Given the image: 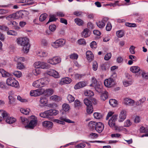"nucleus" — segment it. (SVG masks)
<instances>
[{"label":"nucleus","instance_id":"f704fd0d","mask_svg":"<svg viewBox=\"0 0 148 148\" xmlns=\"http://www.w3.org/2000/svg\"><path fill=\"white\" fill-rule=\"evenodd\" d=\"M96 24L97 26L100 28H103L105 25V23L102 22V21L97 22Z\"/></svg>","mask_w":148,"mask_h":148},{"label":"nucleus","instance_id":"5fc2aeb1","mask_svg":"<svg viewBox=\"0 0 148 148\" xmlns=\"http://www.w3.org/2000/svg\"><path fill=\"white\" fill-rule=\"evenodd\" d=\"M92 83L90 85V86H93L96 85L97 84L99 83H98L97 80L94 77H93L92 78Z\"/></svg>","mask_w":148,"mask_h":148},{"label":"nucleus","instance_id":"37998d69","mask_svg":"<svg viewBox=\"0 0 148 148\" xmlns=\"http://www.w3.org/2000/svg\"><path fill=\"white\" fill-rule=\"evenodd\" d=\"M84 103L87 107L92 105V102L87 99H85L84 100Z\"/></svg>","mask_w":148,"mask_h":148},{"label":"nucleus","instance_id":"393cba45","mask_svg":"<svg viewBox=\"0 0 148 148\" xmlns=\"http://www.w3.org/2000/svg\"><path fill=\"white\" fill-rule=\"evenodd\" d=\"M0 72L1 74L3 77H7L11 76V74L6 71L3 69H0Z\"/></svg>","mask_w":148,"mask_h":148},{"label":"nucleus","instance_id":"9b49d317","mask_svg":"<svg viewBox=\"0 0 148 148\" xmlns=\"http://www.w3.org/2000/svg\"><path fill=\"white\" fill-rule=\"evenodd\" d=\"M60 120L56 119L55 122L57 123L62 125H64L65 123L64 121L69 123H73L74 122L71 121L70 120L66 119L64 117H61L60 118Z\"/></svg>","mask_w":148,"mask_h":148},{"label":"nucleus","instance_id":"5701e85b","mask_svg":"<svg viewBox=\"0 0 148 148\" xmlns=\"http://www.w3.org/2000/svg\"><path fill=\"white\" fill-rule=\"evenodd\" d=\"M42 125L44 127L50 129L52 127L53 123L51 121H45L42 122Z\"/></svg>","mask_w":148,"mask_h":148},{"label":"nucleus","instance_id":"ea45409f","mask_svg":"<svg viewBox=\"0 0 148 148\" xmlns=\"http://www.w3.org/2000/svg\"><path fill=\"white\" fill-rule=\"evenodd\" d=\"M132 83L133 82L132 80H125L123 81V84L125 86L127 87L131 85Z\"/></svg>","mask_w":148,"mask_h":148},{"label":"nucleus","instance_id":"4468645a","mask_svg":"<svg viewBox=\"0 0 148 148\" xmlns=\"http://www.w3.org/2000/svg\"><path fill=\"white\" fill-rule=\"evenodd\" d=\"M126 117V111L125 110H121L119 115L118 121L119 122H122L125 120Z\"/></svg>","mask_w":148,"mask_h":148},{"label":"nucleus","instance_id":"7c9ffc66","mask_svg":"<svg viewBox=\"0 0 148 148\" xmlns=\"http://www.w3.org/2000/svg\"><path fill=\"white\" fill-rule=\"evenodd\" d=\"M74 21L79 26L83 25L84 23V22L83 20L78 18L75 19Z\"/></svg>","mask_w":148,"mask_h":148},{"label":"nucleus","instance_id":"f3484780","mask_svg":"<svg viewBox=\"0 0 148 148\" xmlns=\"http://www.w3.org/2000/svg\"><path fill=\"white\" fill-rule=\"evenodd\" d=\"M72 82V79L69 77H66L62 78L60 81L59 84L61 85L65 84H69Z\"/></svg>","mask_w":148,"mask_h":148},{"label":"nucleus","instance_id":"6e6d98bb","mask_svg":"<svg viewBox=\"0 0 148 148\" xmlns=\"http://www.w3.org/2000/svg\"><path fill=\"white\" fill-rule=\"evenodd\" d=\"M77 42L79 45H85L86 44V40L84 38H81L78 40Z\"/></svg>","mask_w":148,"mask_h":148},{"label":"nucleus","instance_id":"680f3d73","mask_svg":"<svg viewBox=\"0 0 148 148\" xmlns=\"http://www.w3.org/2000/svg\"><path fill=\"white\" fill-rule=\"evenodd\" d=\"M125 25L126 26L130 27H136V25L134 23H126Z\"/></svg>","mask_w":148,"mask_h":148},{"label":"nucleus","instance_id":"8fccbe9b","mask_svg":"<svg viewBox=\"0 0 148 148\" xmlns=\"http://www.w3.org/2000/svg\"><path fill=\"white\" fill-rule=\"evenodd\" d=\"M101 67L103 70H106L109 68L108 64L107 63L102 64L101 65Z\"/></svg>","mask_w":148,"mask_h":148},{"label":"nucleus","instance_id":"423d86ee","mask_svg":"<svg viewBox=\"0 0 148 148\" xmlns=\"http://www.w3.org/2000/svg\"><path fill=\"white\" fill-rule=\"evenodd\" d=\"M6 83L8 85L15 87H17L19 86L18 81L14 78L11 77L7 79L6 80Z\"/></svg>","mask_w":148,"mask_h":148},{"label":"nucleus","instance_id":"49530a36","mask_svg":"<svg viewBox=\"0 0 148 148\" xmlns=\"http://www.w3.org/2000/svg\"><path fill=\"white\" fill-rule=\"evenodd\" d=\"M108 92L107 91H105L104 93L102 94L101 96V99L103 100L104 101L108 97Z\"/></svg>","mask_w":148,"mask_h":148},{"label":"nucleus","instance_id":"20e7f679","mask_svg":"<svg viewBox=\"0 0 148 148\" xmlns=\"http://www.w3.org/2000/svg\"><path fill=\"white\" fill-rule=\"evenodd\" d=\"M29 123L25 127L30 129H33L37 125V118L34 116H30L29 119Z\"/></svg>","mask_w":148,"mask_h":148},{"label":"nucleus","instance_id":"9d476101","mask_svg":"<svg viewBox=\"0 0 148 148\" xmlns=\"http://www.w3.org/2000/svg\"><path fill=\"white\" fill-rule=\"evenodd\" d=\"M61 62V59L60 58L54 57L49 59L47 61L48 63L52 65L57 64Z\"/></svg>","mask_w":148,"mask_h":148},{"label":"nucleus","instance_id":"de8ad7c7","mask_svg":"<svg viewBox=\"0 0 148 148\" xmlns=\"http://www.w3.org/2000/svg\"><path fill=\"white\" fill-rule=\"evenodd\" d=\"M9 94L10 95L8 97V98L9 100V103L11 104L14 102L15 99L14 97L12 95V94L11 95L10 93H9Z\"/></svg>","mask_w":148,"mask_h":148},{"label":"nucleus","instance_id":"39448f33","mask_svg":"<svg viewBox=\"0 0 148 148\" xmlns=\"http://www.w3.org/2000/svg\"><path fill=\"white\" fill-rule=\"evenodd\" d=\"M65 40L62 39H60L52 43L51 46L54 48H58L63 47L65 44Z\"/></svg>","mask_w":148,"mask_h":148},{"label":"nucleus","instance_id":"dca6fc26","mask_svg":"<svg viewBox=\"0 0 148 148\" xmlns=\"http://www.w3.org/2000/svg\"><path fill=\"white\" fill-rule=\"evenodd\" d=\"M4 119L5 120V121L7 123L9 124H12L16 121L15 118L12 117H10L9 114L7 113V115L5 116V118Z\"/></svg>","mask_w":148,"mask_h":148},{"label":"nucleus","instance_id":"cd10ccee","mask_svg":"<svg viewBox=\"0 0 148 148\" xmlns=\"http://www.w3.org/2000/svg\"><path fill=\"white\" fill-rule=\"evenodd\" d=\"M49 68V65L44 62H41L40 68L47 69Z\"/></svg>","mask_w":148,"mask_h":148},{"label":"nucleus","instance_id":"3c124183","mask_svg":"<svg viewBox=\"0 0 148 148\" xmlns=\"http://www.w3.org/2000/svg\"><path fill=\"white\" fill-rule=\"evenodd\" d=\"M50 17L49 18V21L46 24H48L49 23L55 21L57 20V18H55V16L54 15H50Z\"/></svg>","mask_w":148,"mask_h":148},{"label":"nucleus","instance_id":"b1692460","mask_svg":"<svg viewBox=\"0 0 148 148\" xmlns=\"http://www.w3.org/2000/svg\"><path fill=\"white\" fill-rule=\"evenodd\" d=\"M146 100V98L145 97H143L136 102V105L138 106H140L144 103Z\"/></svg>","mask_w":148,"mask_h":148},{"label":"nucleus","instance_id":"7ed1b4c3","mask_svg":"<svg viewBox=\"0 0 148 148\" xmlns=\"http://www.w3.org/2000/svg\"><path fill=\"white\" fill-rule=\"evenodd\" d=\"M59 113V111L51 109L45 111L43 112L40 114V116L42 118H50L52 115H56Z\"/></svg>","mask_w":148,"mask_h":148},{"label":"nucleus","instance_id":"338daca9","mask_svg":"<svg viewBox=\"0 0 148 148\" xmlns=\"http://www.w3.org/2000/svg\"><path fill=\"white\" fill-rule=\"evenodd\" d=\"M112 28V25L110 22H108L106 27V29L107 31H110Z\"/></svg>","mask_w":148,"mask_h":148},{"label":"nucleus","instance_id":"09e8293b","mask_svg":"<svg viewBox=\"0 0 148 148\" xmlns=\"http://www.w3.org/2000/svg\"><path fill=\"white\" fill-rule=\"evenodd\" d=\"M13 74L15 76L17 77H21L22 75L21 72L18 71H14Z\"/></svg>","mask_w":148,"mask_h":148},{"label":"nucleus","instance_id":"603ef678","mask_svg":"<svg viewBox=\"0 0 148 148\" xmlns=\"http://www.w3.org/2000/svg\"><path fill=\"white\" fill-rule=\"evenodd\" d=\"M93 115L95 118L97 119H100L102 117L101 114L99 113L95 112L94 113Z\"/></svg>","mask_w":148,"mask_h":148},{"label":"nucleus","instance_id":"c9c22d12","mask_svg":"<svg viewBox=\"0 0 148 148\" xmlns=\"http://www.w3.org/2000/svg\"><path fill=\"white\" fill-rule=\"evenodd\" d=\"M116 34L117 37L118 38H121L124 35V32L123 30H120L116 32Z\"/></svg>","mask_w":148,"mask_h":148},{"label":"nucleus","instance_id":"c03bdc74","mask_svg":"<svg viewBox=\"0 0 148 148\" xmlns=\"http://www.w3.org/2000/svg\"><path fill=\"white\" fill-rule=\"evenodd\" d=\"M93 87H95V90L98 92H101L102 91V87L99 84Z\"/></svg>","mask_w":148,"mask_h":148},{"label":"nucleus","instance_id":"0e129e2a","mask_svg":"<svg viewBox=\"0 0 148 148\" xmlns=\"http://www.w3.org/2000/svg\"><path fill=\"white\" fill-rule=\"evenodd\" d=\"M41 62L37 61L35 62L34 64V67L36 68H40Z\"/></svg>","mask_w":148,"mask_h":148},{"label":"nucleus","instance_id":"c85d7f7f","mask_svg":"<svg viewBox=\"0 0 148 148\" xmlns=\"http://www.w3.org/2000/svg\"><path fill=\"white\" fill-rule=\"evenodd\" d=\"M82 106V103L78 99L76 100L74 102L75 107L77 109H79Z\"/></svg>","mask_w":148,"mask_h":148},{"label":"nucleus","instance_id":"69168bd1","mask_svg":"<svg viewBox=\"0 0 148 148\" xmlns=\"http://www.w3.org/2000/svg\"><path fill=\"white\" fill-rule=\"evenodd\" d=\"M56 26L54 24L51 25L49 27V30L52 32H54L56 30Z\"/></svg>","mask_w":148,"mask_h":148},{"label":"nucleus","instance_id":"13d9d810","mask_svg":"<svg viewBox=\"0 0 148 148\" xmlns=\"http://www.w3.org/2000/svg\"><path fill=\"white\" fill-rule=\"evenodd\" d=\"M9 29V28L5 25H0V29L1 30L4 31H8Z\"/></svg>","mask_w":148,"mask_h":148},{"label":"nucleus","instance_id":"e2e57ef3","mask_svg":"<svg viewBox=\"0 0 148 148\" xmlns=\"http://www.w3.org/2000/svg\"><path fill=\"white\" fill-rule=\"evenodd\" d=\"M78 57V55L76 53L72 54L70 56V58L72 59H77Z\"/></svg>","mask_w":148,"mask_h":148},{"label":"nucleus","instance_id":"412c9836","mask_svg":"<svg viewBox=\"0 0 148 148\" xmlns=\"http://www.w3.org/2000/svg\"><path fill=\"white\" fill-rule=\"evenodd\" d=\"M86 58L90 62L94 58L92 52L89 51H87L86 53Z\"/></svg>","mask_w":148,"mask_h":148},{"label":"nucleus","instance_id":"473e14b6","mask_svg":"<svg viewBox=\"0 0 148 148\" xmlns=\"http://www.w3.org/2000/svg\"><path fill=\"white\" fill-rule=\"evenodd\" d=\"M20 110L22 113L25 115L29 114L30 111V110L29 109H25L23 108H21Z\"/></svg>","mask_w":148,"mask_h":148},{"label":"nucleus","instance_id":"6e6552de","mask_svg":"<svg viewBox=\"0 0 148 148\" xmlns=\"http://www.w3.org/2000/svg\"><path fill=\"white\" fill-rule=\"evenodd\" d=\"M43 92V88H40L36 90H32L30 91V95L31 96H38L42 94Z\"/></svg>","mask_w":148,"mask_h":148},{"label":"nucleus","instance_id":"58836bf2","mask_svg":"<svg viewBox=\"0 0 148 148\" xmlns=\"http://www.w3.org/2000/svg\"><path fill=\"white\" fill-rule=\"evenodd\" d=\"M7 115V112L3 110H0V119L3 118L4 119Z\"/></svg>","mask_w":148,"mask_h":148},{"label":"nucleus","instance_id":"864d4df0","mask_svg":"<svg viewBox=\"0 0 148 148\" xmlns=\"http://www.w3.org/2000/svg\"><path fill=\"white\" fill-rule=\"evenodd\" d=\"M7 33L8 35L13 36H16L17 35V32L14 30H9L7 31Z\"/></svg>","mask_w":148,"mask_h":148},{"label":"nucleus","instance_id":"79ce46f5","mask_svg":"<svg viewBox=\"0 0 148 148\" xmlns=\"http://www.w3.org/2000/svg\"><path fill=\"white\" fill-rule=\"evenodd\" d=\"M20 119L21 121V123L24 125L27 124L29 121L26 118L23 117H20Z\"/></svg>","mask_w":148,"mask_h":148},{"label":"nucleus","instance_id":"aec40b11","mask_svg":"<svg viewBox=\"0 0 148 148\" xmlns=\"http://www.w3.org/2000/svg\"><path fill=\"white\" fill-rule=\"evenodd\" d=\"M53 90L51 88H49L45 90L43 89V92H42V94H45V95L47 96H50L53 93Z\"/></svg>","mask_w":148,"mask_h":148},{"label":"nucleus","instance_id":"4be33fe9","mask_svg":"<svg viewBox=\"0 0 148 148\" xmlns=\"http://www.w3.org/2000/svg\"><path fill=\"white\" fill-rule=\"evenodd\" d=\"M90 34L88 29L87 28L85 29L81 34L82 37L84 38L88 37L90 36Z\"/></svg>","mask_w":148,"mask_h":148},{"label":"nucleus","instance_id":"a211bd4d","mask_svg":"<svg viewBox=\"0 0 148 148\" xmlns=\"http://www.w3.org/2000/svg\"><path fill=\"white\" fill-rule=\"evenodd\" d=\"M40 105L42 106H45L48 102V100L44 96L40 97L39 101Z\"/></svg>","mask_w":148,"mask_h":148},{"label":"nucleus","instance_id":"1a4fd4ad","mask_svg":"<svg viewBox=\"0 0 148 148\" xmlns=\"http://www.w3.org/2000/svg\"><path fill=\"white\" fill-rule=\"evenodd\" d=\"M117 119V116L116 115H113L109 120L108 124L111 127H114L116 125V122Z\"/></svg>","mask_w":148,"mask_h":148},{"label":"nucleus","instance_id":"2eb2a0df","mask_svg":"<svg viewBox=\"0 0 148 148\" xmlns=\"http://www.w3.org/2000/svg\"><path fill=\"white\" fill-rule=\"evenodd\" d=\"M104 128V125L100 122L97 123L95 127V130L99 133H101Z\"/></svg>","mask_w":148,"mask_h":148},{"label":"nucleus","instance_id":"a878e982","mask_svg":"<svg viewBox=\"0 0 148 148\" xmlns=\"http://www.w3.org/2000/svg\"><path fill=\"white\" fill-rule=\"evenodd\" d=\"M27 12L26 11H20L17 12V16L18 19L19 18H22L24 17L25 15L27 13Z\"/></svg>","mask_w":148,"mask_h":148},{"label":"nucleus","instance_id":"ddd939ff","mask_svg":"<svg viewBox=\"0 0 148 148\" xmlns=\"http://www.w3.org/2000/svg\"><path fill=\"white\" fill-rule=\"evenodd\" d=\"M47 73V75L52 76L55 78H59L60 77L59 73L53 69H50L48 71Z\"/></svg>","mask_w":148,"mask_h":148},{"label":"nucleus","instance_id":"a19ab883","mask_svg":"<svg viewBox=\"0 0 148 148\" xmlns=\"http://www.w3.org/2000/svg\"><path fill=\"white\" fill-rule=\"evenodd\" d=\"M110 104L113 107H115L116 106L117 104L116 101L113 99H111L109 101Z\"/></svg>","mask_w":148,"mask_h":148},{"label":"nucleus","instance_id":"f03ea898","mask_svg":"<svg viewBox=\"0 0 148 148\" xmlns=\"http://www.w3.org/2000/svg\"><path fill=\"white\" fill-rule=\"evenodd\" d=\"M48 84V82L47 79L46 78H42L34 82L32 86L37 88H40L46 86Z\"/></svg>","mask_w":148,"mask_h":148},{"label":"nucleus","instance_id":"bb28decb","mask_svg":"<svg viewBox=\"0 0 148 148\" xmlns=\"http://www.w3.org/2000/svg\"><path fill=\"white\" fill-rule=\"evenodd\" d=\"M37 54L38 56L42 57H46L48 56V53L46 51H39Z\"/></svg>","mask_w":148,"mask_h":148},{"label":"nucleus","instance_id":"f8f14e48","mask_svg":"<svg viewBox=\"0 0 148 148\" xmlns=\"http://www.w3.org/2000/svg\"><path fill=\"white\" fill-rule=\"evenodd\" d=\"M123 103L126 106H133L134 105L135 101L131 99L126 98L124 99Z\"/></svg>","mask_w":148,"mask_h":148},{"label":"nucleus","instance_id":"a18cd8bd","mask_svg":"<svg viewBox=\"0 0 148 148\" xmlns=\"http://www.w3.org/2000/svg\"><path fill=\"white\" fill-rule=\"evenodd\" d=\"M93 109L92 105L87 107L86 111L88 113L90 114L93 112Z\"/></svg>","mask_w":148,"mask_h":148},{"label":"nucleus","instance_id":"052dcab7","mask_svg":"<svg viewBox=\"0 0 148 148\" xmlns=\"http://www.w3.org/2000/svg\"><path fill=\"white\" fill-rule=\"evenodd\" d=\"M67 98L69 102H72L73 101L75 100L74 97L70 95H69L68 96Z\"/></svg>","mask_w":148,"mask_h":148},{"label":"nucleus","instance_id":"774afa93","mask_svg":"<svg viewBox=\"0 0 148 148\" xmlns=\"http://www.w3.org/2000/svg\"><path fill=\"white\" fill-rule=\"evenodd\" d=\"M50 99L55 101H58L59 97L56 95H53L50 97Z\"/></svg>","mask_w":148,"mask_h":148},{"label":"nucleus","instance_id":"4c0bfd02","mask_svg":"<svg viewBox=\"0 0 148 148\" xmlns=\"http://www.w3.org/2000/svg\"><path fill=\"white\" fill-rule=\"evenodd\" d=\"M63 110L65 112L68 111L70 109L69 105L67 103H64L62 106Z\"/></svg>","mask_w":148,"mask_h":148},{"label":"nucleus","instance_id":"0eeeda50","mask_svg":"<svg viewBox=\"0 0 148 148\" xmlns=\"http://www.w3.org/2000/svg\"><path fill=\"white\" fill-rule=\"evenodd\" d=\"M104 85L108 88L113 86L115 84V82L112 78H109L105 79L104 82Z\"/></svg>","mask_w":148,"mask_h":148},{"label":"nucleus","instance_id":"f257e3e1","mask_svg":"<svg viewBox=\"0 0 148 148\" xmlns=\"http://www.w3.org/2000/svg\"><path fill=\"white\" fill-rule=\"evenodd\" d=\"M18 44L23 47V51L25 53H27L29 51L30 44L29 40L26 37H21L17 39Z\"/></svg>","mask_w":148,"mask_h":148},{"label":"nucleus","instance_id":"4d7b16f0","mask_svg":"<svg viewBox=\"0 0 148 148\" xmlns=\"http://www.w3.org/2000/svg\"><path fill=\"white\" fill-rule=\"evenodd\" d=\"M98 67V65L97 62L96 61L93 62L92 66L93 70L94 71H96Z\"/></svg>","mask_w":148,"mask_h":148},{"label":"nucleus","instance_id":"bf43d9fd","mask_svg":"<svg viewBox=\"0 0 148 148\" xmlns=\"http://www.w3.org/2000/svg\"><path fill=\"white\" fill-rule=\"evenodd\" d=\"M33 72L34 75H37L40 73L41 71L39 69L36 68L33 70Z\"/></svg>","mask_w":148,"mask_h":148},{"label":"nucleus","instance_id":"c756f323","mask_svg":"<svg viewBox=\"0 0 148 148\" xmlns=\"http://www.w3.org/2000/svg\"><path fill=\"white\" fill-rule=\"evenodd\" d=\"M130 70L133 73H136L140 71V68L138 66H132L130 68Z\"/></svg>","mask_w":148,"mask_h":148},{"label":"nucleus","instance_id":"6ab92c4d","mask_svg":"<svg viewBox=\"0 0 148 148\" xmlns=\"http://www.w3.org/2000/svg\"><path fill=\"white\" fill-rule=\"evenodd\" d=\"M86 86V84L85 82H80L76 84L74 87V88L76 90L83 88Z\"/></svg>","mask_w":148,"mask_h":148},{"label":"nucleus","instance_id":"2f4dec72","mask_svg":"<svg viewBox=\"0 0 148 148\" xmlns=\"http://www.w3.org/2000/svg\"><path fill=\"white\" fill-rule=\"evenodd\" d=\"M84 94L86 96L91 97L94 95L93 92L90 90H87L85 91Z\"/></svg>","mask_w":148,"mask_h":148},{"label":"nucleus","instance_id":"e433bc0d","mask_svg":"<svg viewBox=\"0 0 148 148\" xmlns=\"http://www.w3.org/2000/svg\"><path fill=\"white\" fill-rule=\"evenodd\" d=\"M97 123L96 122L94 121H91L88 123V126L90 129H93L94 128H95V125H96Z\"/></svg>","mask_w":148,"mask_h":148},{"label":"nucleus","instance_id":"72a5a7b5","mask_svg":"<svg viewBox=\"0 0 148 148\" xmlns=\"http://www.w3.org/2000/svg\"><path fill=\"white\" fill-rule=\"evenodd\" d=\"M47 14L46 13H44L41 14L39 17V21L42 22L44 21L47 17Z\"/></svg>","mask_w":148,"mask_h":148}]
</instances>
